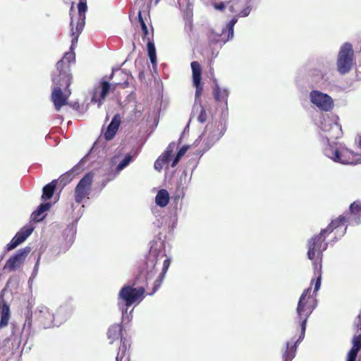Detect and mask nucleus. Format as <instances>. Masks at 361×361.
Here are the masks:
<instances>
[{
    "instance_id": "9d476101",
    "label": "nucleus",
    "mask_w": 361,
    "mask_h": 361,
    "mask_svg": "<svg viewBox=\"0 0 361 361\" xmlns=\"http://www.w3.org/2000/svg\"><path fill=\"white\" fill-rule=\"evenodd\" d=\"M311 103L322 111H329L334 107L332 98L319 90H312L310 93Z\"/></svg>"
},
{
    "instance_id": "a19ab883",
    "label": "nucleus",
    "mask_w": 361,
    "mask_h": 361,
    "mask_svg": "<svg viewBox=\"0 0 361 361\" xmlns=\"http://www.w3.org/2000/svg\"><path fill=\"white\" fill-rule=\"evenodd\" d=\"M345 222V218L343 216H340L338 218H337L336 219H334L331 222V224L335 228H338L340 226L343 225V223Z\"/></svg>"
},
{
    "instance_id": "de8ad7c7",
    "label": "nucleus",
    "mask_w": 361,
    "mask_h": 361,
    "mask_svg": "<svg viewBox=\"0 0 361 361\" xmlns=\"http://www.w3.org/2000/svg\"><path fill=\"white\" fill-rule=\"evenodd\" d=\"M138 21L140 23V25H142V23H145V22L144 21V20L142 18V13H141L140 11L138 13Z\"/></svg>"
},
{
    "instance_id": "2eb2a0df",
    "label": "nucleus",
    "mask_w": 361,
    "mask_h": 361,
    "mask_svg": "<svg viewBox=\"0 0 361 361\" xmlns=\"http://www.w3.org/2000/svg\"><path fill=\"white\" fill-rule=\"evenodd\" d=\"M34 227L32 226H23L12 238L11 242L6 246V250L10 251L15 249L20 244L23 243L33 232Z\"/></svg>"
},
{
    "instance_id": "ddd939ff",
    "label": "nucleus",
    "mask_w": 361,
    "mask_h": 361,
    "mask_svg": "<svg viewBox=\"0 0 361 361\" xmlns=\"http://www.w3.org/2000/svg\"><path fill=\"white\" fill-rule=\"evenodd\" d=\"M35 316L44 329L56 326L54 314L46 306H38L35 311Z\"/></svg>"
},
{
    "instance_id": "a211bd4d",
    "label": "nucleus",
    "mask_w": 361,
    "mask_h": 361,
    "mask_svg": "<svg viewBox=\"0 0 361 361\" xmlns=\"http://www.w3.org/2000/svg\"><path fill=\"white\" fill-rule=\"evenodd\" d=\"M51 92V100L54 103L56 111H59L61 108L67 104L68 96L64 94L62 89H64L68 94H71L70 90L66 89L65 87L54 85Z\"/></svg>"
},
{
    "instance_id": "603ef678",
    "label": "nucleus",
    "mask_w": 361,
    "mask_h": 361,
    "mask_svg": "<svg viewBox=\"0 0 361 361\" xmlns=\"http://www.w3.org/2000/svg\"><path fill=\"white\" fill-rule=\"evenodd\" d=\"M123 361H129V357H128V356H127V357H126V358L125 359V360H123Z\"/></svg>"
},
{
    "instance_id": "393cba45",
    "label": "nucleus",
    "mask_w": 361,
    "mask_h": 361,
    "mask_svg": "<svg viewBox=\"0 0 361 361\" xmlns=\"http://www.w3.org/2000/svg\"><path fill=\"white\" fill-rule=\"evenodd\" d=\"M51 207L49 202H45L40 204L37 209L34 211L31 216V220L35 222H39L45 217L44 213L47 212Z\"/></svg>"
},
{
    "instance_id": "412c9836",
    "label": "nucleus",
    "mask_w": 361,
    "mask_h": 361,
    "mask_svg": "<svg viewBox=\"0 0 361 361\" xmlns=\"http://www.w3.org/2000/svg\"><path fill=\"white\" fill-rule=\"evenodd\" d=\"M317 256V259H319V262L314 261L313 262V267H314V273L316 276V280L314 281V293H316L321 287V283H322V258L318 257V252H316L315 257Z\"/></svg>"
},
{
    "instance_id": "4c0bfd02",
    "label": "nucleus",
    "mask_w": 361,
    "mask_h": 361,
    "mask_svg": "<svg viewBox=\"0 0 361 361\" xmlns=\"http://www.w3.org/2000/svg\"><path fill=\"white\" fill-rule=\"evenodd\" d=\"M68 232V233H67V237H69V239H68V246L63 250V252H65L68 249V247H70L71 245H72V243H73L74 241V233H75V230H74V228L72 226L71 228H69L68 230H66V232Z\"/></svg>"
},
{
    "instance_id": "39448f33",
    "label": "nucleus",
    "mask_w": 361,
    "mask_h": 361,
    "mask_svg": "<svg viewBox=\"0 0 361 361\" xmlns=\"http://www.w3.org/2000/svg\"><path fill=\"white\" fill-rule=\"evenodd\" d=\"M75 53L70 51L66 52L63 58L56 63V70L51 75L54 85L65 87L66 89L69 87L72 80L70 64L75 62Z\"/></svg>"
},
{
    "instance_id": "f3484780",
    "label": "nucleus",
    "mask_w": 361,
    "mask_h": 361,
    "mask_svg": "<svg viewBox=\"0 0 361 361\" xmlns=\"http://www.w3.org/2000/svg\"><path fill=\"white\" fill-rule=\"evenodd\" d=\"M116 85L112 82L109 83L105 78H103L100 83V92L98 94L97 92L93 94L91 102L93 103H98L99 107L102 102L105 99L106 97L110 91L115 90Z\"/></svg>"
},
{
    "instance_id": "e433bc0d",
    "label": "nucleus",
    "mask_w": 361,
    "mask_h": 361,
    "mask_svg": "<svg viewBox=\"0 0 361 361\" xmlns=\"http://www.w3.org/2000/svg\"><path fill=\"white\" fill-rule=\"evenodd\" d=\"M170 159L164 157V155H161L159 158L155 161L154 167L155 170L160 171L165 164L169 162Z\"/></svg>"
},
{
    "instance_id": "f257e3e1",
    "label": "nucleus",
    "mask_w": 361,
    "mask_h": 361,
    "mask_svg": "<svg viewBox=\"0 0 361 361\" xmlns=\"http://www.w3.org/2000/svg\"><path fill=\"white\" fill-rule=\"evenodd\" d=\"M163 260L161 272L153 282L152 291L148 295H153L161 286L162 281L171 264L170 259L166 256L164 242L159 239L151 243L149 254L140 273L131 283L124 285L119 291L118 299L124 302V305L118 303L122 312L123 322H129L132 319V311L128 314V307L135 302L143 300L145 292V286H148L150 281L157 273L156 265Z\"/></svg>"
},
{
    "instance_id": "72a5a7b5",
    "label": "nucleus",
    "mask_w": 361,
    "mask_h": 361,
    "mask_svg": "<svg viewBox=\"0 0 361 361\" xmlns=\"http://www.w3.org/2000/svg\"><path fill=\"white\" fill-rule=\"evenodd\" d=\"M349 210L350 214L355 216L356 224H358L361 217V201L357 200L353 202L349 207Z\"/></svg>"
},
{
    "instance_id": "1a4fd4ad",
    "label": "nucleus",
    "mask_w": 361,
    "mask_h": 361,
    "mask_svg": "<svg viewBox=\"0 0 361 361\" xmlns=\"http://www.w3.org/2000/svg\"><path fill=\"white\" fill-rule=\"evenodd\" d=\"M354 51L350 43L343 44L339 50L337 59L338 71L344 75L350 71L353 64Z\"/></svg>"
},
{
    "instance_id": "7ed1b4c3",
    "label": "nucleus",
    "mask_w": 361,
    "mask_h": 361,
    "mask_svg": "<svg viewBox=\"0 0 361 361\" xmlns=\"http://www.w3.org/2000/svg\"><path fill=\"white\" fill-rule=\"evenodd\" d=\"M251 0H232L228 1L229 11L235 13L232 19L226 24L221 32H211L209 35V42L212 44L222 46L234 37V25L238 21V17H246L251 11Z\"/></svg>"
},
{
    "instance_id": "c9c22d12",
    "label": "nucleus",
    "mask_w": 361,
    "mask_h": 361,
    "mask_svg": "<svg viewBox=\"0 0 361 361\" xmlns=\"http://www.w3.org/2000/svg\"><path fill=\"white\" fill-rule=\"evenodd\" d=\"M74 171L75 168H73L71 171L66 172L60 177V183L63 185V186L66 185L72 180V179L73 178Z\"/></svg>"
},
{
    "instance_id": "423d86ee",
    "label": "nucleus",
    "mask_w": 361,
    "mask_h": 361,
    "mask_svg": "<svg viewBox=\"0 0 361 361\" xmlns=\"http://www.w3.org/2000/svg\"><path fill=\"white\" fill-rule=\"evenodd\" d=\"M226 129V121L213 119L208 123L200 136L203 140L204 149L202 155L208 151L225 133Z\"/></svg>"
},
{
    "instance_id": "bb28decb",
    "label": "nucleus",
    "mask_w": 361,
    "mask_h": 361,
    "mask_svg": "<svg viewBox=\"0 0 361 361\" xmlns=\"http://www.w3.org/2000/svg\"><path fill=\"white\" fill-rule=\"evenodd\" d=\"M0 329L6 326L11 317L10 307L6 302H4L0 307Z\"/></svg>"
},
{
    "instance_id": "6ab92c4d",
    "label": "nucleus",
    "mask_w": 361,
    "mask_h": 361,
    "mask_svg": "<svg viewBox=\"0 0 361 361\" xmlns=\"http://www.w3.org/2000/svg\"><path fill=\"white\" fill-rule=\"evenodd\" d=\"M132 161L133 156L130 154H126L123 159L118 164L115 169L108 173V180H111L114 179Z\"/></svg>"
},
{
    "instance_id": "5701e85b",
    "label": "nucleus",
    "mask_w": 361,
    "mask_h": 361,
    "mask_svg": "<svg viewBox=\"0 0 361 361\" xmlns=\"http://www.w3.org/2000/svg\"><path fill=\"white\" fill-rule=\"evenodd\" d=\"M120 123V116L118 114H116L113 117L104 133V137L106 140H111L114 138L118 129Z\"/></svg>"
},
{
    "instance_id": "a18cd8bd",
    "label": "nucleus",
    "mask_w": 361,
    "mask_h": 361,
    "mask_svg": "<svg viewBox=\"0 0 361 361\" xmlns=\"http://www.w3.org/2000/svg\"><path fill=\"white\" fill-rule=\"evenodd\" d=\"M355 325L357 328V331H361V310L357 316V321L355 322Z\"/></svg>"
},
{
    "instance_id": "4468645a",
    "label": "nucleus",
    "mask_w": 361,
    "mask_h": 361,
    "mask_svg": "<svg viewBox=\"0 0 361 361\" xmlns=\"http://www.w3.org/2000/svg\"><path fill=\"white\" fill-rule=\"evenodd\" d=\"M192 73V83L195 87V102H200V97L203 91V86L201 83L202 80V67L199 62L194 61L190 63Z\"/></svg>"
},
{
    "instance_id": "c756f323",
    "label": "nucleus",
    "mask_w": 361,
    "mask_h": 361,
    "mask_svg": "<svg viewBox=\"0 0 361 361\" xmlns=\"http://www.w3.org/2000/svg\"><path fill=\"white\" fill-rule=\"evenodd\" d=\"M56 183L57 180H53L51 183L47 184L43 187L42 195V200L46 201L52 197L54 192L56 190Z\"/></svg>"
},
{
    "instance_id": "8fccbe9b",
    "label": "nucleus",
    "mask_w": 361,
    "mask_h": 361,
    "mask_svg": "<svg viewBox=\"0 0 361 361\" xmlns=\"http://www.w3.org/2000/svg\"><path fill=\"white\" fill-rule=\"evenodd\" d=\"M39 257H38L37 261V263H36V264H35V271H37V270L38 264H39Z\"/></svg>"
},
{
    "instance_id": "b1692460",
    "label": "nucleus",
    "mask_w": 361,
    "mask_h": 361,
    "mask_svg": "<svg viewBox=\"0 0 361 361\" xmlns=\"http://www.w3.org/2000/svg\"><path fill=\"white\" fill-rule=\"evenodd\" d=\"M72 309L68 305H61L54 314L56 326H59L71 314Z\"/></svg>"
},
{
    "instance_id": "9b49d317",
    "label": "nucleus",
    "mask_w": 361,
    "mask_h": 361,
    "mask_svg": "<svg viewBox=\"0 0 361 361\" xmlns=\"http://www.w3.org/2000/svg\"><path fill=\"white\" fill-rule=\"evenodd\" d=\"M30 251L31 248L28 246L19 249L6 261L4 269L8 272L16 271L23 264Z\"/></svg>"
},
{
    "instance_id": "864d4df0",
    "label": "nucleus",
    "mask_w": 361,
    "mask_h": 361,
    "mask_svg": "<svg viewBox=\"0 0 361 361\" xmlns=\"http://www.w3.org/2000/svg\"><path fill=\"white\" fill-rule=\"evenodd\" d=\"M159 0H156L155 1V4H157L159 2Z\"/></svg>"
},
{
    "instance_id": "f8f14e48",
    "label": "nucleus",
    "mask_w": 361,
    "mask_h": 361,
    "mask_svg": "<svg viewBox=\"0 0 361 361\" xmlns=\"http://www.w3.org/2000/svg\"><path fill=\"white\" fill-rule=\"evenodd\" d=\"M93 180V173L89 172L80 180L75 188V200L81 203L84 198L89 195Z\"/></svg>"
},
{
    "instance_id": "79ce46f5",
    "label": "nucleus",
    "mask_w": 361,
    "mask_h": 361,
    "mask_svg": "<svg viewBox=\"0 0 361 361\" xmlns=\"http://www.w3.org/2000/svg\"><path fill=\"white\" fill-rule=\"evenodd\" d=\"M310 75L314 77V82H318L319 78L322 76V73L319 70L314 69L310 71Z\"/></svg>"
},
{
    "instance_id": "09e8293b",
    "label": "nucleus",
    "mask_w": 361,
    "mask_h": 361,
    "mask_svg": "<svg viewBox=\"0 0 361 361\" xmlns=\"http://www.w3.org/2000/svg\"><path fill=\"white\" fill-rule=\"evenodd\" d=\"M356 358H357V357L347 355L346 361H356Z\"/></svg>"
},
{
    "instance_id": "c85d7f7f",
    "label": "nucleus",
    "mask_w": 361,
    "mask_h": 361,
    "mask_svg": "<svg viewBox=\"0 0 361 361\" xmlns=\"http://www.w3.org/2000/svg\"><path fill=\"white\" fill-rule=\"evenodd\" d=\"M169 192L165 189H161L155 197V202L160 207H165L169 204Z\"/></svg>"
},
{
    "instance_id": "6e6552de",
    "label": "nucleus",
    "mask_w": 361,
    "mask_h": 361,
    "mask_svg": "<svg viewBox=\"0 0 361 361\" xmlns=\"http://www.w3.org/2000/svg\"><path fill=\"white\" fill-rule=\"evenodd\" d=\"M335 228L330 224L326 228L322 229L319 234L312 237L307 242V257L313 260L315 257L316 252H318V257L323 255V252L328 247V243H324L326 234L333 231Z\"/></svg>"
},
{
    "instance_id": "a878e982",
    "label": "nucleus",
    "mask_w": 361,
    "mask_h": 361,
    "mask_svg": "<svg viewBox=\"0 0 361 361\" xmlns=\"http://www.w3.org/2000/svg\"><path fill=\"white\" fill-rule=\"evenodd\" d=\"M116 75H118L119 77H121V79H122V80H116V81H114L113 82L116 85H123V87H127L128 85V74L126 72H124L123 71L121 70L120 68H116V69L113 68L112 73L109 75V79L112 80L114 76Z\"/></svg>"
},
{
    "instance_id": "ea45409f",
    "label": "nucleus",
    "mask_w": 361,
    "mask_h": 361,
    "mask_svg": "<svg viewBox=\"0 0 361 361\" xmlns=\"http://www.w3.org/2000/svg\"><path fill=\"white\" fill-rule=\"evenodd\" d=\"M176 145L175 142L170 143L169 145V146L167 147L166 149L162 154V155H164V157H166V158L170 159V158L171 157L172 153H173L174 149L176 148Z\"/></svg>"
},
{
    "instance_id": "7c9ffc66",
    "label": "nucleus",
    "mask_w": 361,
    "mask_h": 361,
    "mask_svg": "<svg viewBox=\"0 0 361 361\" xmlns=\"http://www.w3.org/2000/svg\"><path fill=\"white\" fill-rule=\"evenodd\" d=\"M121 343L122 345L119 347L118 352L116 357V361H123V360H125L126 358V353L130 345L129 341L125 338H121Z\"/></svg>"
},
{
    "instance_id": "473e14b6",
    "label": "nucleus",
    "mask_w": 361,
    "mask_h": 361,
    "mask_svg": "<svg viewBox=\"0 0 361 361\" xmlns=\"http://www.w3.org/2000/svg\"><path fill=\"white\" fill-rule=\"evenodd\" d=\"M147 54L149 58L150 62L153 65V68L156 69L157 68V54H156V49L154 42L147 37Z\"/></svg>"
},
{
    "instance_id": "dca6fc26",
    "label": "nucleus",
    "mask_w": 361,
    "mask_h": 361,
    "mask_svg": "<svg viewBox=\"0 0 361 361\" xmlns=\"http://www.w3.org/2000/svg\"><path fill=\"white\" fill-rule=\"evenodd\" d=\"M230 94V90L226 87H220L216 80H214L212 86V94L214 100L219 104H223L228 110V97Z\"/></svg>"
},
{
    "instance_id": "37998d69",
    "label": "nucleus",
    "mask_w": 361,
    "mask_h": 361,
    "mask_svg": "<svg viewBox=\"0 0 361 361\" xmlns=\"http://www.w3.org/2000/svg\"><path fill=\"white\" fill-rule=\"evenodd\" d=\"M140 27H141L142 32L143 33L142 38H143V39H145V38L147 37V35L149 34L148 28H147L146 23H142V25H140Z\"/></svg>"
},
{
    "instance_id": "3c124183",
    "label": "nucleus",
    "mask_w": 361,
    "mask_h": 361,
    "mask_svg": "<svg viewBox=\"0 0 361 361\" xmlns=\"http://www.w3.org/2000/svg\"><path fill=\"white\" fill-rule=\"evenodd\" d=\"M12 278H10L6 283V286H8L9 284L11 283Z\"/></svg>"
},
{
    "instance_id": "cd10ccee",
    "label": "nucleus",
    "mask_w": 361,
    "mask_h": 361,
    "mask_svg": "<svg viewBox=\"0 0 361 361\" xmlns=\"http://www.w3.org/2000/svg\"><path fill=\"white\" fill-rule=\"evenodd\" d=\"M121 326L118 324H114L109 328L107 336L111 343L116 340L123 338L121 336Z\"/></svg>"
},
{
    "instance_id": "49530a36",
    "label": "nucleus",
    "mask_w": 361,
    "mask_h": 361,
    "mask_svg": "<svg viewBox=\"0 0 361 361\" xmlns=\"http://www.w3.org/2000/svg\"><path fill=\"white\" fill-rule=\"evenodd\" d=\"M138 21L140 23V25H142V23H145V22L144 21V20L142 18V13H141L140 11L138 13Z\"/></svg>"
},
{
    "instance_id": "58836bf2",
    "label": "nucleus",
    "mask_w": 361,
    "mask_h": 361,
    "mask_svg": "<svg viewBox=\"0 0 361 361\" xmlns=\"http://www.w3.org/2000/svg\"><path fill=\"white\" fill-rule=\"evenodd\" d=\"M32 326V319H31V313L29 312L26 314V319L25 321V324L23 325V331L24 332L28 331L30 332Z\"/></svg>"
},
{
    "instance_id": "2f4dec72",
    "label": "nucleus",
    "mask_w": 361,
    "mask_h": 361,
    "mask_svg": "<svg viewBox=\"0 0 361 361\" xmlns=\"http://www.w3.org/2000/svg\"><path fill=\"white\" fill-rule=\"evenodd\" d=\"M360 334L357 336H355L353 338L352 343L353 347L348 353V355L357 357L358 353L361 350V331H360Z\"/></svg>"
},
{
    "instance_id": "20e7f679",
    "label": "nucleus",
    "mask_w": 361,
    "mask_h": 361,
    "mask_svg": "<svg viewBox=\"0 0 361 361\" xmlns=\"http://www.w3.org/2000/svg\"><path fill=\"white\" fill-rule=\"evenodd\" d=\"M311 287L304 290L298 302L296 308L297 319L300 322L301 331L299 338L295 341L297 343H300L303 340L307 319L317 306V293H313L311 295Z\"/></svg>"
},
{
    "instance_id": "c03bdc74",
    "label": "nucleus",
    "mask_w": 361,
    "mask_h": 361,
    "mask_svg": "<svg viewBox=\"0 0 361 361\" xmlns=\"http://www.w3.org/2000/svg\"><path fill=\"white\" fill-rule=\"evenodd\" d=\"M213 6L215 8V9L219 10V11H223L226 7L224 2H220L219 4H214Z\"/></svg>"
},
{
    "instance_id": "f03ea898",
    "label": "nucleus",
    "mask_w": 361,
    "mask_h": 361,
    "mask_svg": "<svg viewBox=\"0 0 361 361\" xmlns=\"http://www.w3.org/2000/svg\"><path fill=\"white\" fill-rule=\"evenodd\" d=\"M338 117L336 115L326 116L320 123V128L324 135H322L326 143L324 146V155L336 163L353 164L354 153L343 143L334 142L341 137V126L338 123Z\"/></svg>"
},
{
    "instance_id": "aec40b11",
    "label": "nucleus",
    "mask_w": 361,
    "mask_h": 361,
    "mask_svg": "<svg viewBox=\"0 0 361 361\" xmlns=\"http://www.w3.org/2000/svg\"><path fill=\"white\" fill-rule=\"evenodd\" d=\"M192 118H196L201 123L206 122L207 120L206 110L200 102H195L190 121Z\"/></svg>"
},
{
    "instance_id": "0eeeda50",
    "label": "nucleus",
    "mask_w": 361,
    "mask_h": 361,
    "mask_svg": "<svg viewBox=\"0 0 361 361\" xmlns=\"http://www.w3.org/2000/svg\"><path fill=\"white\" fill-rule=\"evenodd\" d=\"M87 1L79 0L78 4V14L75 17L72 14L73 6L71 8L70 16H71V34L72 36L71 49H73L75 44L78 42V37L82 32L85 23V12L87 11Z\"/></svg>"
},
{
    "instance_id": "4be33fe9",
    "label": "nucleus",
    "mask_w": 361,
    "mask_h": 361,
    "mask_svg": "<svg viewBox=\"0 0 361 361\" xmlns=\"http://www.w3.org/2000/svg\"><path fill=\"white\" fill-rule=\"evenodd\" d=\"M300 343L294 341L293 338L290 341H287L286 343V350L283 354V361H292L295 357L296 351Z\"/></svg>"
},
{
    "instance_id": "f704fd0d",
    "label": "nucleus",
    "mask_w": 361,
    "mask_h": 361,
    "mask_svg": "<svg viewBox=\"0 0 361 361\" xmlns=\"http://www.w3.org/2000/svg\"><path fill=\"white\" fill-rule=\"evenodd\" d=\"M188 149V145H184L179 150L178 152H177V154H176L175 157L173 158V161L171 164V167H175L177 164L179 162V161L180 160V159L182 158V157L185 154V152H187Z\"/></svg>"
}]
</instances>
